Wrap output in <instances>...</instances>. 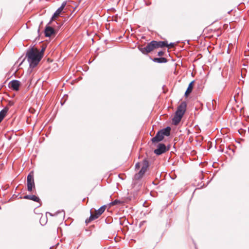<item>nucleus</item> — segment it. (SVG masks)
<instances>
[{
	"label": "nucleus",
	"mask_w": 249,
	"mask_h": 249,
	"mask_svg": "<svg viewBox=\"0 0 249 249\" xmlns=\"http://www.w3.org/2000/svg\"><path fill=\"white\" fill-rule=\"evenodd\" d=\"M152 60L153 62L158 63H165L168 61L167 59L164 57L154 58Z\"/></svg>",
	"instance_id": "dca6fc26"
},
{
	"label": "nucleus",
	"mask_w": 249,
	"mask_h": 249,
	"mask_svg": "<svg viewBox=\"0 0 249 249\" xmlns=\"http://www.w3.org/2000/svg\"><path fill=\"white\" fill-rule=\"evenodd\" d=\"M62 213L63 216H64V211H61V212L59 211V212H57V213H55L54 214H52V213H47L49 214H50V215H51V216L56 215H57L58 213Z\"/></svg>",
	"instance_id": "412c9836"
},
{
	"label": "nucleus",
	"mask_w": 249,
	"mask_h": 249,
	"mask_svg": "<svg viewBox=\"0 0 249 249\" xmlns=\"http://www.w3.org/2000/svg\"><path fill=\"white\" fill-rule=\"evenodd\" d=\"M154 43L153 40L148 43L145 47H140L139 49L143 54H147L155 49Z\"/></svg>",
	"instance_id": "39448f33"
},
{
	"label": "nucleus",
	"mask_w": 249,
	"mask_h": 249,
	"mask_svg": "<svg viewBox=\"0 0 249 249\" xmlns=\"http://www.w3.org/2000/svg\"><path fill=\"white\" fill-rule=\"evenodd\" d=\"M225 26H226V25H224V29H226V28H225Z\"/></svg>",
	"instance_id": "cd10ccee"
},
{
	"label": "nucleus",
	"mask_w": 249,
	"mask_h": 249,
	"mask_svg": "<svg viewBox=\"0 0 249 249\" xmlns=\"http://www.w3.org/2000/svg\"><path fill=\"white\" fill-rule=\"evenodd\" d=\"M117 203H118V200H115L113 202H112V204L113 205H114L116 204Z\"/></svg>",
	"instance_id": "a878e982"
},
{
	"label": "nucleus",
	"mask_w": 249,
	"mask_h": 249,
	"mask_svg": "<svg viewBox=\"0 0 249 249\" xmlns=\"http://www.w3.org/2000/svg\"><path fill=\"white\" fill-rule=\"evenodd\" d=\"M87 35L89 36V32H87Z\"/></svg>",
	"instance_id": "c85d7f7f"
},
{
	"label": "nucleus",
	"mask_w": 249,
	"mask_h": 249,
	"mask_svg": "<svg viewBox=\"0 0 249 249\" xmlns=\"http://www.w3.org/2000/svg\"><path fill=\"white\" fill-rule=\"evenodd\" d=\"M183 116L175 113L174 117L172 119V123L174 125H177L181 121Z\"/></svg>",
	"instance_id": "ddd939ff"
},
{
	"label": "nucleus",
	"mask_w": 249,
	"mask_h": 249,
	"mask_svg": "<svg viewBox=\"0 0 249 249\" xmlns=\"http://www.w3.org/2000/svg\"><path fill=\"white\" fill-rule=\"evenodd\" d=\"M66 4V3L65 2H63L61 6L55 11L52 18V20H55V19L60 16L64 9Z\"/></svg>",
	"instance_id": "1a4fd4ad"
},
{
	"label": "nucleus",
	"mask_w": 249,
	"mask_h": 249,
	"mask_svg": "<svg viewBox=\"0 0 249 249\" xmlns=\"http://www.w3.org/2000/svg\"><path fill=\"white\" fill-rule=\"evenodd\" d=\"M122 37V36H120L119 37V39H120Z\"/></svg>",
	"instance_id": "bb28decb"
},
{
	"label": "nucleus",
	"mask_w": 249,
	"mask_h": 249,
	"mask_svg": "<svg viewBox=\"0 0 249 249\" xmlns=\"http://www.w3.org/2000/svg\"><path fill=\"white\" fill-rule=\"evenodd\" d=\"M14 104V102H13L12 101H9V102L8 103V106H10V107H11V106H13Z\"/></svg>",
	"instance_id": "393cba45"
},
{
	"label": "nucleus",
	"mask_w": 249,
	"mask_h": 249,
	"mask_svg": "<svg viewBox=\"0 0 249 249\" xmlns=\"http://www.w3.org/2000/svg\"><path fill=\"white\" fill-rule=\"evenodd\" d=\"M8 110L9 108L8 107H5L0 111V120H3V118L6 116Z\"/></svg>",
	"instance_id": "f3484780"
},
{
	"label": "nucleus",
	"mask_w": 249,
	"mask_h": 249,
	"mask_svg": "<svg viewBox=\"0 0 249 249\" xmlns=\"http://www.w3.org/2000/svg\"><path fill=\"white\" fill-rule=\"evenodd\" d=\"M187 105L186 102H182L177 108V110L175 113L183 116L186 110Z\"/></svg>",
	"instance_id": "6e6552de"
},
{
	"label": "nucleus",
	"mask_w": 249,
	"mask_h": 249,
	"mask_svg": "<svg viewBox=\"0 0 249 249\" xmlns=\"http://www.w3.org/2000/svg\"><path fill=\"white\" fill-rule=\"evenodd\" d=\"M27 190L29 192H32L33 188H35V185L34 179V176L31 173L28 175L27 178Z\"/></svg>",
	"instance_id": "423d86ee"
},
{
	"label": "nucleus",
	"mask_w": 249,
	"mask_h": 249,
	"mask_svg": "<svg viewBox=\"0 0 249 249\" xmlns=\"http://www.w3.org/2000/svg\"><path fill=\"white\" fill-rule=\"evenodd\" d=\"M142 164L143 165L140 171L138 173L136 174L134 176V178L136 180H139L142 178L145 172L146 171L149 165L148 162L146 160H143Z\"/></svg>",
	"instance_id": "7ed1b4c3"
},
{
	"label": "nucleus",
	"mask_w": 249,
	"mask_h": 249,
	"mask_svg": "<svg viewBox=\"0 0 249 249\" xmlns=\"http://www.w3.org/2000/svg\"><path fill=\"white\" fill-rule=\"evenodd\" d=\"M164 54V52L163 51H159L158 53V55L160 56L163 55Z\"/></svg>",
	"instance_id": "5701e85b"
},
{
	"label": "nucleus",
	"mask_w": 249,
	"mask_h": 249,
	"mask_svg": "<svg viewBox=\"0 0 249 249\" xmlns=\"http://www.w3.org/2000/svg\"><path fill=\"white\" fill-rule=\"evenodd\" d=\"M140 167V163L138 162L135 164V169L138 170Z\"/></svg>",
	"instance_id": "b1692460"
},
{
	"label": "nucleus",
	"mask_w": 249,
	"mask_h": 249,
	"mask_svg": "<svg viewBox=\"0 0 249 249\" xmlns=\"http://www.w3.org/2000/svg\"><path fill=\"white\" fill-rule=\"evenodd\" d=\"M177 44V43H168V41H167V45L165 46L166 47H168L170 48H172L175 47V46Z\"/></svg>",
	"instance_id": "aec40b11"
},
{
	"label": "nucleus",
	"mask_w": 249,
	"mask_h": 249,
	"mask_svg": "<svg viewBox=\"0 0 249 249\" xmlns=\"http://www.w3.org/2000/svg\"><path fill=\"white\" fill-rule=\"evenodd\" d=\"M45 50V48L43 47L42 48L41 51H39V54H41V56H42V57H43V56L44 52Z\"/></svg>",
	"instance_id": "4be33fe9"
},
{
	"label": "nucleus",
	"mask_w": 249,
	"mask_h": 249,
	"mask_svg": "<svg viewBox=\"0 0 249 249\" xmlns=\"http://www.w3.org/2000/svg\"><path fill=\"white\" fill-rule=\"evenodd\" d=\"M170 130L171 128L169 126H167L166 128L162 129L160 131L161 132L163 136H169L170 135Z\"/></svg>",
	"instance_id": "2eb2a0df"
},
{
	"label": "nucleus",
	"mask_w": 249,
	"mask_h": 249,
	"mask_svg": "<svg viewBox=\"0 0 249 249\" xmlns=\"http://www.w3.org/2000/svg\"><path fill=\"white\" fill-rule=\"evenodd\" d=\"M2 121L0 120V123Z\"/></svg>",
	"instance_id": "c756f323"
},
{
	"label": "nucleus",
	"mask_w": 249,
	"mask_h": 249,
	"mask_svg": "<svg viewBox=\"0 0 249 249\" xmlns=\"http://www.w3.org/2000/svg\"><path fill=\"white\" fill-rule=\"evenodd\" d=\"M167 150L164 144L160 143L158 145L157 148L154 150V153L157 155H160L165 153Z\"/></svg>",
	"instance_id": "0eeeda50"
},
{
	"label": "nucleus",
	"mask_w": 249,
	"mask_h": 249,
	"mask_svg": "<svg viewBox=\"0 0 249 249\" xmlns=\"http://www.w3.org/2000/svg\"><path fill=\"white\" fill-rule=\"evenodd\" d=\"M106 208V205L101 207L98 210L95 211V213H92L91 210L90 211V215L88 219L86 220V223H89L91 221L98 218L105 211Z\"/></svg>",
	"instance_id": "f03ea898"
},
{
	"label": "nucleus",
	"mask_w": 249,
	"mask_h": 249,
	"mask_svg": "<svg viewBox=\"0 0 249 249\" xmlns=\"http://www.w3.org/2000/svg\"><path fill=\"white\" fill-rule=\"evenodd\" d=\"M153 42H154V44L155 46V49L163 48L167 45V40L159 41L153 40Z\"/></svg>",
	"instance_id": "f8f14e48"
},
{
	"label": "nucleus",
	"mask_w": 249,
	"mask_h": 249,
	"mask_svg": "<svg viewBox=\"0 0 249 249\" xmlns=\"http://www.w3.org/2000/svg\"><path fill=\"white\" fill-rule=\"evenodd\" d=\"M26 57L30 67L32 68H35L42 58L39 54V50L35 47L30 48L27 50Z\"/></svg>",
	"instance_id": "f257e3e1"
},
{
	"label": "nucleus",
	"mask_w": 249,
	"mask_h": 249,
	"mask_svg": "<svg viewBox=\"0 0 249 249\" xmlns=\"http://www.w3.org/2000/svg\"><path fill=\"white\" fill-rule=\"evenodd\" d=\"M38 33H40L39 34V36H41L42 33H44L45 36H46V37H51V36L54 37L55 36L56 32H38Z\"/></svg>",
	"instance_id": "6ab92c4d"
},
{
	"label": "nucleus",
	"mask_w": 249,
	"mask_h": 249,
	"mask_svg": "<svg viewBox=\"0 0 249 249\" xmlns=\"http://www.w3.org/2000/svg\"><path fill=\"white\" fill-rule=\"evenodd\" d=\"M194 81H192L189 85L187 90L185 93V96H187L188 94H189L192 91L193 87Z\"/></svg>",
	"instance_id": "a211bd4d"
},
{
	"label": "nucleus",
	"mask_w": 249,
	"mask_h": 249,
	"mask_svg": "<svg viewBox=\"0 0 249 249\" xmlns=\"http://www.w3.org/2000/svg\"><path fill=\"white\" fill-rule=\"evenodd\" d=\"M23 198L26 199L32 200L37 202H38L40 201L39 198L35 195H26L23 197Z\"/></svg>",
	"instance_id": "4468645a"
},
{
	"label": "nucleus",
	"mask_w": 249,
	"mask_h": 249,
	"mask_svg": "<svg viewBox=\"0 0 249 249\" xmlns=\"http://www.w3.org/2000/svg\"><path fill=\"white\" fill-rule=\"evenodd\" d=\"M50 26H47L44 31H58L60 29L62 25L58 24L55 20H51Z\"/></svg>",
	"instance_id": "20e7f679"
},
{
	"label": "nucleus",
	"mask_w": 249,
	"mask_h": 249,
	"mask_svg": "<svg viewBox=\"0 0 249 249\" xmlns=\"http://www.w3.org/2000/svg\"><path fill=\"white\" fill-rule=\"evenodd\" d=\"M20 85V82L18 80H13L9 83V87L14 90L18 91L19 89Z\"/></svg>",
	"instance_id": "9d476101"
},
{
	"label": "nucleus",
	"mask_w": 249,
	"mask_h": 249,
	"mask_svg": "<svg viewBox=\"0 0 249 249\" xmlns=\"http://www.w3.org/2000/svg\"><path fill=\"white\" fill-rule=\"evenodd\" d=\"M164 138L163 136L160 131H159L156 136L151 139V142L153 143L158 142L161 141Z\"/></svg>",
	"instance_id": "9b49d317"
}]
</instances>
